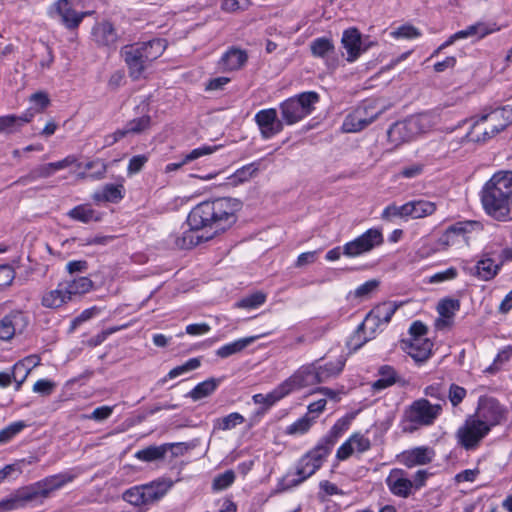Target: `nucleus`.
<instances>
[{
    "mask_svg": "<svg viewBox=\"0 0 512 512\" xmlns=\"http://www.w3.org/2000/svg\"><path fill=\"white\" fill-rule=\"evenodd\" d=\"M320 360H316V372L318 382L324 383L329 379L337 377L345 366L346 359L343 356H340L336 361L329 362L324 365H319Z\"/></svg>",
    "mask_w": 512,
    "mask_h": 512,
    "instance_id": "nucleus-30",
    "label": "nucleus"
},
{
    "mask_svg": "<svg viewBox=\"0 0 512 512\" xmlns=\"http://www.w3.org/2000/svg\"><path fill=\"white\" fill-rule=\"evenodd\" d=\"M458 276V271L454 267H450L445 271L437 272L429 278V283H441L449 280H453Z\"/></svg>",
    "mask_w": 512,
    "mask_h": 512,
    "instance_id": "nucleus-63",
    "label": "nucleus"
},
{
    "mask_svg": "<svg viewBox=\"0 0 512 512\" xmlns=\"http://www.w3.org/2000/svg\"><path fill=\"white\" fill-rule=\"evenodd\" d=\"M201 362L198 358H191L188 361H186L184 364L179 365L169 371L167 376L162 379V382H166L167 378L174 379L178 376H181L185 373H188L192 370L197 369L200 366Z\"/></svg>",
    "mask_w": 512,
    "mask_h": 512,
    "instance_id": "nucleus-53",
    "label": "nucleus"
},
{
    "mask_svg": "<svg viewBox=\"0 0 512 512\" xmlns=\"http://www.w3.org/2000/svg\"><path fill=\"white\" fill-rule=\"evenodd\" d=\"M287 390L284 388L283 384H279L274 390L270 393L264 394H255L253 396V401L255 404H264L267 406H272L277 401L281 400L285 396H287Z\"/></svg>",
    "mask_w": 512,
    "mask_h": 512,
    "instance_id": "nucleus-47",
    "label": "nucleus"
},
{
    "mask_svg": "<svg viewBox=\"0 0 512 512\" xmlns=\"http://www.w3.org/2000/svg\"><path fill=\"white\" fill-rule=\"evenodd\" d=\"M174 447V444L166 443L159 446H148L135 453V457L143 462H152L163 459L167 452Z\"/></svg>",
    "mask_w": 512,
    "mask_h": 512,
    "instance_id": "nucleus-32",
    "label": "nucleus"
},
{
    "mask_svg": "<svg viewBox=\"0 0 512 512\" xmlns=\"http://www.w3.org/2000/svg\"><path fill=\"white\" fill-rule=\"evenodd\" d=\"M247 59L248 56L245 51L231 48L221 57L218 66L222 71H234L243 67Z\"/></svg>",
    "mask_w": 512,
    "mask_h": 512,
    "instance_id": "nucleus-25",
    "label": "nucleus"
},
{
    "mask_svg": "<svg viewBox=\"0 0 512 512\" xmlns=\"http://www.w3.org/2000/svg\"><path fill=\"white\" fill-rule=\"evenodd\" d=\"M500 265L495 264L491 258L479 260L475 266L474 275L482 281L492 280L499 272Z\"/></svg>",
    "mask_w": 512,
    "mask_h": 512,
    "instance_id": "nucleus-35",
    "label": "nucleus"
},
{
    "mask_svg": "<svg viewBox=\"0 0 512 512\" xmlns=\"http://www.w3.org/2000/svg\"><path fill=\"white\" fill-rule=\"evenodd\" d=\"M310 50L314 57L325 58L334 52L335 46L331 39L327 37H319L310 43Z\"/></svg>",
    "mask_w": 512,
    "mask_h": 512,
    "instance_id": "nucleus-44",
    "label": "nucleus"
},
{
    "mask_svg": "<svg viewBox=\"0 0 512 512\" xmlns=\"http://www.w3.org/2000/svg\"><path fill=\"white\" fill-rule=\"evenodd\" d=\"M319 95L316 92H303L291 97L280 104V111L283 121L292 125L308 116L318 103Z\"/></svg>",
    "mask_w": 512,
    "mask_h": 512,
    "instance_id": "nucleus-6",
    "label": "nucleus"
},
{
    "mask_svg": "<svg viewBox=\"0 0 512 512\" xmlns=\"http://www.w3.org/2000/svg\"><path fill=\"white\" fill-rule=\"evenodd\" d=\"M409 217L413 219L423 218L432 215L436 211V205L426 200H415L407 202Z\"/></svg>",
    "mask_w": 512,
    "mask_h": 512,
    "instance_id": "nucleus-38",
    "label": "nucleus"
},
{
    "mask_svg": "<svg viewBox=\"0 0 512 512\" xmlns=\"http://www.w3.org/2000/svg\"><path fill=\"white\" fill-rule=\"evenodd\" d=\"M508 408L501 404L496 398L482 396L478 400L477 408L473 416L484 426L491 430L505 423L508 419Z\"/></svg>",
    "mask_w": 512,
    "mask_h": 512,
    "instance_id": "nucleus-8",
    "label": "nucleus"
},
{
    "mask_svg": "<svg viewBox=\"0 0 512 512\" xmlns=\"http://www.w3.org/2000/svg\"><path fill=\"white\" fill-rule=\"evenodd\" d=\"M432 347L429 339L411 338L405 350L416 362H424L430 357Z\"/></svg>",
    "mask_w": 512,
    "mask_h": 512,
    "instance_id": "nucleus-24",
    "label": "nucleus"
},
{
    "mask_svg": "<svg viewBox=\"0 0 512 512\" xmlns=\"http://www.w3.org/2000/svg\"><path fill=\"white\" fill-rule=\"evenodd\" d=\"M460 309V301L452 298H445L437 305V311L441 319L437 320V325H448L455 313Z\"/></svg>",
    "mask_w": 512,
    "mask_h": 512,
    "instance_id": "nucleus-34",
    "label": "nucleus"
},
{
    "mask_svg": "<svg viewBox=\"0 0 512 512\" xmlns=\"http://www.w3.org/2000/svg\"><path fill=\"white\" fill-rule=\"evenodd\" d=\"M73 476L67 473L48 476L30 486L18 490L13 496L0 501V512L24 507L28 502L47 498L51 492L71 482Z\"/></svg>",
    "mask_w": 512,
    "mask_h": 512,
    "instance_id": "nucleus-3",
    "label": "nucleus"
},
{
    "mask_svg": "<svg viewBox=\"0 0 512 512\" xmlns=\"http://www.w3.org/2000/svg\"><path fill=\"white\" fill-rule=\"evenodd\" d=\"M133 45L139 49V52L144 56V60L148 61L150 64L158 59L167 48L166 40L160 38Z\"/></svg>",
    "mask_w": 512,
    "mask_h": 512,
    "instance_id": "nucleus-26",
    "label": "nucleus"
},
{
    "mask_svg": "<svg viewBox=\"0 0 512 512\" xmlns=\"http://www.w3.org/2000/svg\"><path fill=\"white\" fill-rule=\"evenodd\" d=\"M219 384V380L210 378L207 379L198 385H196L189 393L188 397L192 398L194 401L200 400L211 395L217 388Z\"/></svg>",
    "mask_w": 512,
    "mask_h": 512,
    "instance_id": "nucleus-42",
    "label": "nucleus"
},
{
    "mask_svg": "<svg viewBox=\"0 0 512 512\" xmlns=\"http://www.w3.org/2000/svg\"><path fill=\"white\" fill-rule=\"evenodd\" d=\"M490 114L491 124L498 127L499 131L504 130L512 123V106L506 105L500 109L492 111Z\"/></svg>",
    "mask_w": 512,
    "mask_h": 512,
    "instance_id": "nucleus-46",
    "label": "nucleus"
},
{
    "mask_svg": "<svg viewBox=\"0 0 512 512\" xmlns=\"http://www.w3.org/2000/svg\"><path fill=\"white\" fill-rule=\"evenodd\" d=\"M330 454L329 446H322L319 443L305 455H303L296 464L295 478L290 479L287 474L283 478L285 489L296 487L303 483L316 473L323 465L326 457Z\"/></svg>",
    "mask_w": 512,
    "mask_h": 512,
    "instance_id": "nucleus-4",
    "label": "nucleus"
},
{
    "mask_svg": "<svg viewBox=\"0 0 512 512\" xmlns=\"http://www.w3.org/2000/svg\"><path fill=\"white\" fill-rule=\"evenodd\" d=\"M122 55L128 67L130 77L134 80H138L143 77V74L150 63L144 60V56L139 52V49L134 45L125 46L122 50Z\"/></svg>",
    "mask_w": 512,
    "mask_h": 512,
    "instance_id": "nucleus-19",
    "label": "nucleus"
},
{
    "mask_svg": "<svg viewBox=\"0 0 512 512\" xmlns=\"http://www.w3.org/2000/svg\"><path fill=\"white\" fill-rule=\"evenodd\" d=\"M27 317L21 312H12L0 320V340L9 341L22 334L28 326Z\"/></svg>",
    "mask_w": 512,
    "mask_h": 512,
    "instance_id": "nucleus-16",
    "label": "nucleus"
},
{
    "mask_svg": "<svg viewBox=\"0 0 512 512\" xmlns=\"http://www.w3.org/2000/svg\"><path fill=\"white\" fill-rule=\"evenodd\" d=\"M150 126V117L142 116L140 118L131 120L127 125L114 133V140H118L128 134H138L148 129Z\"/></svg>",
    "mask_w": 512,
    "mask_h": 512,
    "instance_id": "nucleus-37",
    "label": "nucleus"
},
{
    "mask_svg": "<svg viewBox=\"0 0 512 512\" xmlns=\"http://www.w3.org/2000/svg\"><path fill=\"white\" fill-rule=\"evenodd\" d=\"M245 422V418L238 412L230 413L225 417L217 418L213 421V430L227 431Z\"/></svg>",
    "mask_w": 512,
    "mask_h": 512,
    "instance_id": "nucleus-41",
    "label": "nucleus"
},
{
    "mask_svg": "<svg viewBox=\"0 0 512 512\" xmlns=\"http://www.w3.org/2000/svg\"><path fill=\"white\" fill-rule=\"evenodd\" d=\"M490 433L473 415L468 416L456 432L457 443L467 451L475 450Z\"/></svg>",
    "mask_w": 512,
    "mask_h": 512,
    "instance_id": "nucleus-9",
    "label": "nucleus"
},
{
    "mask_svg": "<svg viewBox=\"0 0 512 512\" xmlns=\"http://www.w3.org/2000/svg\"><path fill=\"white\" fill-rule=\"evenodd\" d=\"M288 395L312 385L319 384L316 372V362L300 366L294 373L282 382Z\"/></svg>",
    "mask_w": 512,
    "mask_h": 512,
    "instance_id": "nucleus-12",
    "label": "nucleus"
},
{
    "mask_svg": "<svg viewBox=\"0 0 512 512\" xmlns=\"http://www.w3.org/2000/svg\"><path fill=\"white\" fill-rule=\"evenodd\" d=\"M349 440L354 447V450H356L359 453L366 452L371 447V442L369 438L365 437L363 434L360 433H354L349 437Z\"/></svg>",
    "mask_w": 512,
    "mask_h": 512,
    "instance_id": "nucleus-60",
    "label": "nucleus"
},
{
    "mask_svg": "<svg viewBox=\"0 0 512 512\" xmlns=\"http://www.w3.org/2000/svg\"><path fill=\"white\" fill-rule=\"evenodd\" d=\"M258 338H259V336H250V337L238 339L234 342L228 343V344L220 347L216 351V354H217V356H219L221 358H227L233 354L241 352L246 347H248L250 344L255 342Z\"/></svg>",
    "mask_w": 512,
    "mask_h": 512,
    "instance_id": "nucleus-36",
    "label": "nucleus"
},
{
    "mask_svg": "<svg viewBox=\"0 0 512 512\" xmlns=\"http://www.w3.org/2000/svg\"><path fill=\"white\" fill-rule=\"evenodd\" d=\"M106 170L105 162H85L83 171L78 172L77 177L97 180L103 178Z\"/></svg>",
    "mask_w": 512,
    "mask_h": 512,
    "instance_id": "nucleus-45",
    "label": "nucleus"
},
{
    "mask_svg": "<svg viewBox=\"0 0 512 512\" xmlns=\"http://www.w3.org/2000/svg\"><path fill=\"white\" fill-rule=\"evenodd\" d=\"M379 379L372 384V388L376 391L386 389L397 381V373L395 369L389 365H384L379 368Z\"/></svg>",
    "mask_w": 512,
    "mask_h": 512,
    "instance_id": "nucleus-39",
    "label": "nucleus"
},
{
    "mask_svg": "<svg viewBox=\"0 0 512 512\" xmlns=\"http://www.w3.org/2000/svg\"><path fill=\"white\" fill-rule=\"evenodd\" d=\"M241 202L236 198L222 197L204 201L196 205L189 213L187 223L189 230L176 239L181 249H189L211 236L198 234L199 230L214 228L215 232L225 230L236 221V212L241 209Z\"/></svg>",
    "mask_w": 512,
    "mask_h": 512,
    "instance_id": "nucleus-1",
    "label": "nucleus"
},
{
    "mask_svg": "<svg viewBox=\"0 0 512 512\" xmlns=\"http://www.w3.org/2000/svg\"><path fill=\"white\" fill-rule=\"evenodd\" d=\"M466 389L457 385L451 384L449 387L448 398L453 407L458 406L466 397Z\"/></svg>",
    "mask_w": 512,
    "mask_h": 512,
    "instance_id": "nucleus-61",
    "label": "nucleus"
},
{
    "mask_svg": "<svg viewBox=\"0 0 512 512\" xmlns=\"http://www.w3.org/2000/svg\"><path fill=\"white\" fill-rule=\"evenodd\" d=\"M258 169L255 162H251L237 169L233 174L227 176V179L230 181L229 184L236 186L248 181L256 174Z\"/></svg>",
    "mask_w": 512,
    "mask_h": 512,
    "instance_id": "nucleus-43",
    "label": "nucleus"
},
{
    "mask_svg": "<svg viewBox=\"0 0 512 512\" xmlns=\"http://www.w3.org/2000/svg\"><path fill=\"white\" fill-rule=\"evenodd\" d=\"M33 360V357H28L23 361L17 362L13 366L12 370V378L16 383V390H19L23 382L25 381L26 377L30 373L31 368L27 366L26 362L31 363Z\"/></svg>",
    "mask_w": 512,
    "mask_h": 512,
    "instance_id": "nucleus-49",
    "label": "nucleus"
},
{
    "mask_svg": "<svg viewBox=\"0 0 512 512\" xmlns=\"http://www.w3.org/2000/svg\"><path fill=\"white\" fill-rule=\"evenodd\" d=\"M34 117L32 110H26L21 116H0V133L11 134L17 132L24 124Z\"/></svg>",
    "mask_w": 512,
    "mask_h": 512,
    "instance_id": "nucleus-27",
    "label": "nucleus"
},
{
    "mask_svg": "<svg viewBox=\"0 0 512 512\" xmlns=\"http://www.w3.org/2000/svg\"><path fill=\"white\" fill-rule=\"evenodd\" d=\"M14 279V269L8 264L0 265V291L10 286Z\"/></svg>",
    "mask_w": 512,
    "mask_h": 512,
    "instance_id": "nucleus-62",
    "label": "nucleus"
},
{
    "mask_svg": "<svg viewBox=\"0 0 512 512\" xmlns=\"http://www.w3.org/2000/svg\"><path fill=\"white\" fill-rule=\"evenodd\" d=\"M391 35L394 38L414 39L421 36V32L413 25L405 24L392 31Z\"/></svg>",
    "mask_w": 512,
    "mask_h": 512,
    "instance_id": "nucleus-58",
    "label": "nucleus"
},
{
    "mask_svg": "<svg viewBox=\"0 0 512 512\" xmlns=\"http://www.w3.org/2000/svg\"><path fill=\"white\" fill-rule=\"evenodd\" d=\"M347 429V423L343 420H338L331 428L329 434L319 441L322 446H329V452L331 453L332 447L335 444L337 438Z\"/></svg>",
    "mask_w": 512,
    "mask_h": 512,
    "instance_id": "nucleus-52",
    "label": "nucleus"
},
{
    "mask_svg": "<svg viewBox=\"0 0 512 512\" xmlns=\"http://www.w3.org/2000/svg\"><path fill=\"white\" fill-rule=\"evenodd\" d=\"M112 412H113V407L101 406V407H97L96 409H94L93 412L90 415L85 416V418L92 419L95 421H103V420H106L107 418H109L111 416Z\"/></svg>",
    "mask_w": 512,
    "mask_h": 512,
    "instance_id": "nucleus-64",
    "label": "nucleus"
},
{
    "mask_svg": "<svg viewBox=\"0 0 512 512\" xmlns=\"http://www.w3.org/2000/svg\"><path fill=\"white\" fill-rule=\"evenodd\" d=\"M235 480V474L232 470H227L222 474L217 475L213 480L214 490H224L228 488Z\"/></svg>",
    "mask_w": 512,
    "mask_h": 512,
    "instance_id": "nucleus-57",
    "label": "nucleus"
},
{
    "mask_svg": "<svg viewBox=\"0 0 512 512\" xmlns=\"http://www.w3.org/2000/svg\"><path fill=\"white\" fill-rule=\"evenodd\" d=\"M70 162H50L41 166L39 172L37 174H32V178L36 179L39 177H48L51 174L55 173L58 170L64 169L68 166Z\"/></svg>",
    "mask_w": 512,
    "mask_h": 512,
    "instance_id": "nucleus-59",
    "label": "nucleus"
},
{
    "mask_svg": "<svg viewBox=\"0 0 512 512\" xmlns=\"http://www.w3.org/2000/svg\"><path fill=\"white\" fill-rule=\"evenodd\" d=\"M63 283H59L57 288L46 292L42 297V305L47 308H58L70 300Z\"/></svg>",
    "mask_w": 512,
    "mask_h": 512,
    "instance_id": "nucleus-33",
    "label": "nucleus"
},
{
    "mask_svg": "<svg viewBox=\"0 0 512 512\" xmlns=\"http://www.w3.org/2000/svg\"><path fill=\"white\" fill-rule=\"evenodd\" d=\"M341 44L347 52L346 60L348 62H354L374 43L372 41L367 42L363 40L361 33L356 28H349L343 32Z\"/></svg>",
    "mask_w": 512,
    "mask_h": 512,
    "instance_id": "nucleus-13",
    "label": "nucleus"
},
{
    "mask_svg": "<svg viewBox=\"0 0 512 512\" xmlns=\"http://www.w3.org/2000/svg\"><path fill=\"white\" fill-rule=\"evenodd\" d=\"M384 242L382 231L378 228H370L363 234L343 245V255L356 258L371 252Z\"/></svg>",
    "mask_w": 512,
    "mask_h": 512,
    "instance_id": "nucleus-10",
    "label": "nucleus"
},
{
    "mask_svg": "<svg viewBox=\"0 0 512 512\" xmlns=\"http://www.w3.org/2000/svg\"><path fill=\"white\" fill-rule=\"evenodd\" d=\"M490 114H486L477 119L470 131L466 134V140L469 142H485L499 133L496 125L491 124Z\"/></svg>",
    "mask_w": 512,
    "mask_h": 512,
    "instance_id": "nucleus-18",
    "label": "nucleus"
},
{
    "mask_svg": "<svg viewBox=\"0 0 512 512\" xmlns=\"http://www.w3.org/2000/svg\"><path fill=\"white\" fill-rule=\"evenodd\" d=\"M409 217L408 204L405 203L401 206L396 204L388 205L382 212V219L392 220L394 218L406 219Z\"/></svg>",
    "mask_w": 512,
    "mask_h": 512,
    "instance_id": "nucleus-55",
    "label": "nucleus"
},
{
    "mask_svg": "<svg viewBox=\"0 0 512 512\" xmlns=\"http://www.w3.org/2000/svg\"><path fill=\"white\" fill-rule=\"evenodd\" d=\"M433 125V117L430 114L421 113L394 123L389 128L387 136L392 144L398 146L412 140L421 133L429 131Z\"/></svg>",
    "mask_w": 512,
    "mask_h": 512,
    "instance_id": "nucleus-5",
    "label": "nucleus"
},
{
    "mask_svg": "<svg viewBox=\"0 0 512 512\" xmlns=\"http://www.w3.org/2000/svg\"><path fill=\"white\" fill-rule=\"evenodd\" d=\"M385 482L390 492L397 497L407 498L412 492L413 482L407 478L403 469H392Z\"/></svg>",
    "mask_w": 512,
    "mask_h": 512,
    "instance_id": "nucleus-17",
    "label": "nucleus"
},
{
    "mask_svg": "<svg viewBox=\"0 0 512 512\" xmlns=\"http://www.w3.org/2000/svg\"><path fill=\"white\" fill-rule=\"evenodd\" d=\"M29 101L32 104V106L28 110H32L34 115L36 113L43 112L50 105L49 96L44 91H38L36 93H33L29 97Z\"/></svg>",
    "mask_w": 512,
    "mask_h": 512,
    "instance_id": "nucleus-54",
    "label": "nucleus"
},
{
    "mask_svg": "<svg viewBox=\"0 0 512 512\" xmlns=\"http://www.w3.org/2000/svg\"><path fill=\"white\" fill-rule=\"evenodd\" d=\"M124 197L122 184H107L101 190L96 191L92 198L95 202L117 203Z\"/></svg>",
    "mask_w": 512,
    "mask_h": 512,
    "instance_id": "nucleus-31",
    "label": "nucleus"
},
{
    "mask_svg": "<svg viewBox=\"0 0 512 512\" xmlns=\"http://www.w3.org/2000/svg\"><path fill=\"white\" fill-rule=\"evenodd\" d=\"M255 122L264 139H270L283 130V123L278 119L274 108L260 110L255 115Z\"/></svg>",
    "mask_w": 512,
    "mask_h": 512,
    "instance_id": "nucleus-14",
    "label": "nucleus"
},
{
    "mask_svg": "<svg viewBox=\"0 0 512 512\" xmlns=\"http://www.w3.org/2000/svg\"><path fill=\"white\" fill-rule=\"evenodd\" d=\"M477 225V222L472 221L458 222L454 225H451L442 234L438 242L443 248L454 245L456 243L457 237L464 236L466 233L470 232L474 226Z\"/></svg>",
    "mask_w": 512,
    "mask_h": 512,
    "instance_id": "nucleus-23",
    "label": "nucleus"
},
{
    "mask_svg": "<svg viewBox=\"0 0 512 512\" xmlns=\"http://www.w3.org/2000/svg\"><path fill=\"white\" fill-rule=\"evenodd\" d=\"M94 41L101 46H113L116 44L118 36L117 33L109 22L98 23L93 28Z\"/></svg>",
    "mask_w": 512,
    "mask_h": 512,
    "instance_id": "nucleus-28",
    "label": "nucleus"
},
{
    "mask_svg": "<svg viewBox=\"0 0 512 512\" xmlns=\"http://www.w3.org/2000/svg\"><path fill=\"white\" fill-rule=\"evenodd\" d=\"M70 300L75 295H81L89 292L93 287V282L88 277H79L72 281L63 282Z\"/></svg>",
    "mask_w": 512,
    "mask_h": 512,
    "instance_id": "nucleus-40",
    "label": "nucleus"
},
{
    "mask_svg": "<svg viewBox=\"0 0 512 512\" xmlns=\"http://www.w3.org/2000/svg\"><path fill=\"white\" fill-rule=\"evenodd\" d=\"M122 499L134 507H147L145 493L141 490V485L133 486L125 490Z\"/></svg>",
    "mask_w": 512,
    "mask_h": 512,
    "instance_id": "nucleus-48",
    "label": "nucleus"
},
{
    "mask_svg": "<svg viewBox=\"0 0 512 512\" xmlns=\"http://www.w3.org/2000/svg\"><path fill=\"white\" fill-rule=\"evenodd\" d=\"M68 216L74 220L88 223L90 221H97L95 211L87 205H79L68 212Z\"/></svg>",
    "mask_w": 512,
    "mask_h": 512,
    "instance_id": "nucleus-51",
    "label": "nucleus"
},
{
    "mask_svg": "<svg viewBox=\"0 0 512 512\" xmlns=\"http://www.w3.org/2000/svg\"><path fill=\"white\" fill-rule=\"evenodd\" d=\"M434 457V451L428 447H416L403 451L398 455L400 463L408 468L429 464Z\"/></svg>",
    "mask_w": 512,
    "mask_h": 512,
    "instance_id": "nucleus-20",
    "label": "nucleus"
},
{
    "mask_svg": "<svg viewBox=\"0 0 512 512\" xmlns=\"http://www.w3.org/2000/svg\"><path fill=\"white\" fill-rule=\"evenodd\" d=\"M54 11L61 18L63 24L69 29L78 27L83 18L89 14V12L77 13L72 9L68 0H58L54 4Z\"/></svg>",
    "mask_w": 512,
    "mask_h": 512,
    "instance_id": "nucleus-22",
    "label": "nucleus"
},
{
    "mask_svg": "<svg viewBox=\"0 0 512 512\" xmlns=\"http://www.w3.org/2000/svg\"><path fill=\"white\" fill-rule=\"evenodd\" d=\"M26 427L27 424L24 421H17L0 430V444L9 442Z\"/></svg>",
    "mask_w": 512,
    "mask_h": 512,
    "instance_id": "nucleus-56",
    "label": "nucleus"
},
{
    "mask_svg": "<svg viewBox=\"0 0 512 512\" xmlns=\"http://www.w3.org/2000/svg\"><path fill=\"white\" fill-rule=\"evenodd\" d=\"M173 482L167 478H159L141 485L144 491L148 506L160 501L172 488Z\"/></svg>",
    "mask_w": 512,
    "mask_h": 512,
    "instance_id": "nucleus-21",
    "label": "nucleus"
},
{
    "mask_svg": "<svg viewBox=\"0 0 512 512\" xmlns=\"http://www.w3.org/2000/svg\"><path fill=\"white\" fill-rule=\"evenodd\" d=\"M265 301L266 294L261 291H257L255 293L243 297L241 300L235 303V306L237 308L255 309L263 305Z\"/></svg>",
    "mask_w": 512,
    "mask_h": 512,
    "instance_id": "nucleus-50",
    "label": "nucleus"
},
{
    "mask_svg": "<svg viewBox=\"0 0 512 512\" xmlns=\"http://www.w3.org/2000/svg\"><path fill=\"white\" fill-rule=\"evenodd\" d=\"M442 412L441 404H431L427 399L421 398L412 402L406 410L409 422L417 426H429Z\"/></svg>",
    "mask_w": 512,
    "mask_h": 512,
    "instance_id": "nucleus-11",
    "label": "nucleus"
},
{
    "mask_svg": "<svg viewBox=\"0 0 512 512\" xmlns=\"http://www.w3.org/2000/svg\"><path fill=\"white\" fill-rule=\"evenodd\" d=\"M490 33V30L482 23H477L474 25H471L467 27L464 30L458 31L457 33L453 34L445 43H443L433 54H438L442 49L445 47L451 45L454 43V41L458 39L468 38V37H477V38H483L484 36L488 35Z\"/></svg>",
    "mask_w": 512,
    "mask_h": 512,
    "instance_id": "nucleus-29",
    "label": "nucleus"
},
{
    "mask_svg": "<svg viewBox=\"0 0 512 512\" xmlns=\"http://www.w3.org/2000/svg\"><path fill=\"white\" fill-rule=\"evenodd\" d=\"M397 309V306L389 303L384 302L382 304L377 305L374 309H372L364 319V321L358 326V332H361L366 329H370L372 332L375 331V328L380 323H388L392 316L394 315L395 311ZM359 334H356L355 337H357Z\"/></svg>",
    "mask_w": 512,
    "mask_h": 512,
    "instance_id": "nucleus-15",
    "label": "nucleus"
},
{
    "mask_svg": "<svg viewBox=\"0 0 512 512\" xmlns=\"http://www.w3.org/2000/svg\"><path fill=\"white\" fill-rule=\"evenodd\" d=\"M385 111V106L377 100H367L349 113L342 124L346 133H356L370 125Z\"/></svg>",
    "mask_w": 512,
    "mask_h": 512,
    "instance_id": "nucleus-7",
    "label": "nucleus"
},
{
    "mask_svg": "<svg viewBox=\"0 0 512 512\" xmlns=\"http://www.w3.org/2000/svg\"><path fill=\"white\" fill-rule=\"evenodd\" d=\"M481 203L488 216L499 222L512 221V171H498L484 184Z\"/></svg>",
    "mask_w": 512,
    "mask_h": 512,
    "instance_id": "nucleus-2",
    "label": "nucleus"
}]
</instances>
